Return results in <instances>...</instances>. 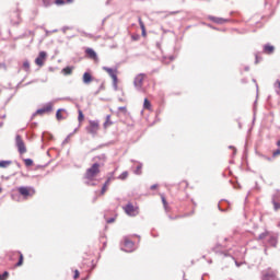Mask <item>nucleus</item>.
<instances>
[{
    "label": "nucleus",
    "instance_id": "41",
    "mask_svg": "<svg viewBox=\"0 0 280 280\" xmlns=\"http://www.w3.org/2000/svg\"><path fill=\"white\" fill-rule=\"evenodd\" d=\"M218 209H219V211H221L222 213L229 211V209H222V207H220V203L218 205Z\"/></svg>",
    "mask_w": 280,
    "mask_h": 280
},
{
    "label": "nucleus",
    "instance_id": "43",
    "mask_svg": "<svg viewBox=\"0 0 280 280\" xmlns=\"http://www.w3.org/2000/svg\"><path fill=\"white\" fill-rule=\"evenodd\" d=\"M113 222H115V218L107 219V224H113Z\"/></svg>",
    "mask_w": 280,
    "mask_h": 280
},
{
    "label": "nucleus",
    "instance_id": "34",
    "mask_svg": "<svg viewBox=\"0 0 280 280\" xmlns=\"http://www.w3.org/2000/svg\"><path fill=\"white\" fill-rule=\"evenodd\" d=\"M95 159H97L98 161H103V163H105L106 161V154L102 153L98 156H96Z\"/></svg>",
    "mask_w": 280,
    "mask_h": 280
},
{
    "label": "nucleus",
    "instance_id": "35",
    "mask_svg": "<svg viewBox=\"0 0 280 280\" xmlns=\"http://www.w3.org/2000/svg\"><path fill=\"white\" fill-rule=\"evenodd\" d=\"M106 184L103 185L102 189H101V196H104L106 194Z\"/></svg>",
    "mask_w": 280,
    "mask_h": 280
},
{
    "label": "nucleus",
    "instance_id": "36",
    "mask_svg": "<svg viewBox=\"0 0 280 280\" xmlns=\"http://www.w3.org/2000/svg\"><path fill=\"white\" fill-rule=\"evenodd\" d=\"M259 55L255 54V65H259Z\"/></svg>",
    "mask_w": 280,
    "mask_h": 280
},
{
    "label": "nucleus",
    "instance_id": "23",
    "mask_svg": "<svg viewBox=\"0 0 280 280\" xmlns=\"http://www.w3.org/2000/svg\"><path fill=\"white\" fill-rule=\"evenodd\" d=\"M143 167V164L139 163L135 170V174L138 176L141 175V168Z\"/></svg>",
    "mask_w": 280,
    "mask_h": 280
},
{
    "label": "nucleus",
    "instance_id": "29",
    "mask_svg": "<svg viewBox=\"0 0 280 280\" xmlns=\"http://www.w3.org/2000/svg\"><path fill=\"white\" fill-rule=\"evenodd\" d=\"M78 120H79L80 124H82V121H84V114L82 113L81 109H79Z\"/></svg>",
    "mask_w": 280,
    "mask_h": 280
},
{
    "label": "nucleus",
    "instance_id": "45",
    "mask_svg": "<svg viewBox=\"0 0 280 280\" xmlns=\"http://www.w3.org/2000/svg\"><path fill=\"white\" fill-rule=\"evenodd\" d=\"M265 237H266V233H261L259 234L258 240H264Z\"/></svg>",
    "mask_w": 280,
    "mask_h": 280
},
{
    "label": "nucleus",
    "instance_id": "53",
    "mask_svg": "<svg viewBox=\"0 0 280 280\" xmlns=\"http://www.w3.org/2000/svg\"><path fill=\"white\" fill-rule=\"evenodd\" d=\"M238 128H242V122H238Z\"/></svg>",
    "mask_w": 280,
    "mask_h": 280
},
{
    "label": "nucleus",
    "instance_id": "17",
    "mask_svg": "<svg viewBox=\"0 0 280 280\" xmlns=\"http://www.w3.org/2000/svg\"><path fill=\"white\" fill-rule=\"evenodd\" d=\"M61 73H63V75H71L73 73V67H66L61 70Z\"/></svg>",
    "mask_w": 280,
    "mask_h": 280
},
{
    "label": "nucleus",
    "instance_id": "11",
    "mask_svg": "<svg viewBox=\"0 0 280 280\" xmlns=\"http://www.w3.org/2000/svg\"><path fill=\"white\" fill-rule=\"evenodd\" d=\"M124 210L125 212L127 213V215H135V211H136V208L132 203H127L125 207H124Z\"/></svg>",
    "mask_w": 280,
    "mask_h": 280
},
{
    "label": "nucleus",
    "instance_id": "47",
    "mask_svg": "<svg viewBox=\"0 0 280 280\" xmlns=\"http://www.w3.org/2000/svg\"><path fill=\"white\" fill-rule=\"evenodd\" d=\"M104 185H106V187H108V185H110V178H107V180L104 183Z\"/></svg>",
    "mask_w": 280,
    "mask_h": 280
},
{
    "label": "nucleus",
    "instance_id": "13",
    "mask_svg": "<svg viewBox=\"0 0 280 280\" xmlns=\"http://www.w3.org/2000/svg\"><path fill=\"white\" fill-rule=\"evenodd\" d=\"M91 82H93V75L89 72L83 73V84H91Z\"/></svg>",
    "mask_w": 280,
    "mask_h": 280
},
{
    "label": "nucleus",
    "instance_id": "2",
    "mask_svg": "<svg viewBox=\"0 0 280 280\" xmlns=\"http://www.w3.org/2000/svg\"><path fill=\"white\" fill-rule=\"evenodd\" d=\"M85 130L86 132H89V135L95 137L100 131V120H90L89 126L85 128Z\"/></svg>",
    "mask_w": 280,
    "mask_h": 280
},
{
    "label": "nucleus",
    "instance_id": "39",
    "mask_svg": "<svg viewBox=\"0 0 280 280\" xmlns=\"http://www.w3.org/2000/svg\"><path fill=\"white\" fill-rule=\"evenodd\" d=\"M162 202L164 205V209H167V200H165V197H162Z\"/></svg>",
    "mask_w": 280,
    "mask_h": 280
},
{
    "label": "nucleus",
    "instance_id": "56",
    "mask_svg": "<svg viewBox=\"0 0 280 280\" xmlns=\"http://www.w3.org/2000/svg\"><path fill=\"white\" fill-rule=\"evenodd\" d=\"M170 60H174V57L171 56V57H170Z\"/></svg>",
    "mask_w": 280,
    "mask_h": 280
},
{
    "label": "nucleus",
    "instance_id": "32",
    "mask_svg": "<svg viewBox=\"0 0 280 280\" xmlns=\"http://www.w3.org/2000/svg\"><path fill=\"white\" fill-rule=\"evenodd\" d=\"M119 178L120 180H126L128 178V172H122L120 175H119Z\"/></svg>",
    "mask_w": 280,
    "mask_h": 280
},
{
    "label": "nucleus",
    "instance_id": "58",
    "mask_svg": "<svg viewBox=\"0 0 280 280\" xmlns=\"http://www.w3.org/2000/svg\"><path fill=\"white\" fill-rule=\"evenodd\" d=\"M1 191H3V188L0 187V194H1Z\"/></svg>",
    "mask_w": 280,
    "mask_h": 280
},
{
    "label": "nucleus",
    "instance_id": "6",
    "mask_svg": "<svg viewBox=\"0 0 280 280\" xmlns=\"http://www.w3.org/2000/svg\"><path fill=\"white\" fill-rule=\"evenodd\" d=\"M121 250L125 253H133L135 250V242L130 241L128 236L124 237V246L121 247Z\"/></svg>",
    "mask_w": 280,
    "mask_h": 280
},
{
    "label": "nucleus",
    "instance_id": "38",
    "mask_svg": "<svg viewBox=\"0 0 280 280\" xmlns=\"http://www.w3.org/2000/svg\"><path fill=\"white\" fill-rule=\"evenodd\" d=\"M118 110H120L121 113H127V108L126 106H121V107H118Z\"/></svg>",
    "mask_w": 280,
    "mask_h": 280
},
{
    "label": "nucleus",
    "instance_id": "1",
    "mask_svg": "<svg viewBox=\"0 0 280 280\" xmlns=\"http://www.w3.org/2000/svg\"><path fill=\"white\" fill-rule=\"evenodd\" d=\"M97 174H100V163L96 162L90 168H88L84 174L85 185L92 187L95 186L93 178H95Z\"/></svg>",
    "mask_w": 280,
    "mask_h": 280
},
{
    "label": "nucleus",
    "instance_id": "4",
    "mask_svg": "<svg viewBox=\"0 0 280 280\" xmlns=\"http://www.w3.org/2000/svg\"><path fill=\"white\" fill-rule=\"evenodd\" d=\"M145 73H139L133 80V86L137 91H143V80H145Z\"/></svg>",
    "mask_w": 280,
    "mask_h": 280
},
{
    "label": "nucleus",
    "instance_id": "20",
    "mask_svg": "<svg viewBox=\"0 0 280 280\" xmlns=\"http://www.w3.org/2000/svg\"><path fill=\"white\" fill-rule=\"evenodd\" d=\"M63 110H65V109H62V108H60V109L57 110V113H56V118H57L58 121H62V119H65V117H62V113H61V112H63Z\"/></svg>",
    "mask_w": 280,
    "mask_h": 280
},
{
    "label": "nucleus",
    "instance_id": "30",
    "mask_svg": "<svg viewBox=\"0 0 280 280\" xmlns=\"http://www.w3.org/2000/svg\"><path fill=\"white\" fill-rule=\"evenodd\" d=\"M24 163H25L26 167H31V165H34V161L32 159H25Z\"/></svg>",
    "mask_w": 280,
    "mask_h": 280
},
{
    "label": "nucleus",
    "instance_id": "5",
    "mask_svg": "<svg viewBox=\"0 0 280 280\" xmlns=\"http://www.w3.org/2000/svg\"><path fill=\"white\" fill-rule=\"evenodd\" d=\"M15 145L20 154H25V152H27V148H25V142L23 141V138L21 137V135L15 136Z\"/></svg>",
    "mask_w": 280,
    "mask_h": 280
},
{
    "label": "nucleus",
    "instance_id": "15",
    "mask_svg": "<svg viewBox=\"0 0 280 280\" xmlns=\"http://www.w3.org/2000/svg\"><path fill=\"white\" fill-rule=\"evenodd\" d=\"M210 21H213V23H218L219 25H222L223 23H226L229 20H224L222 18L210 16Z\"/></svg>",
    "mask_w": 280,
    "mask_h": 280
},
{
    "label": "nucleus",
    "instance_id": "14",
    "mask_svg": "<svg viewBox=\"0 0 280 280\" xmlns=\"http://www.w3.org/2000/svg\"><path fill=\"white\" fill-rule=\"evenodd\" d=\"M85 54L89 56V58H92L93 60L97 58V52H95L93 48H86Z\"/></svg>",
    "mask_w": 280,
    "mask_h": 280
},
{
    "label": "nucleus",
    "instance_id": "46",
    "mask_svg": "<svg viewBox=\"0 0 280 280\" xmlns=\"http://www.w3.org/2000/svg\"><path fill=\"white\" fill-rule=\"evenodd\" d=\"M67 30H70V27H69V26H65V27L62 28L63 34H67Z\"/></svg>",
    "mask_w": 280,
    "mask_h": 280
},
{
    "label": "nucleus",
    "instance_id": "19",
    "mask_svg": "<svg viewBox=\"0 0 280 280\" xmlns=\"http://www.w3.org/2000/svg\"><path fill=\"white\" fill-rule=\"evenodd\" d=\"M56 5H65V3H73V0H55Z\"/></svg>",
    "mask_w": 280,
    "mask_h": 280
},
{
    "label": "nucleus",
    "instance_id": "24",
    "mask_svg": "<svg viewBox=\"0 0 280 280\" xmlns=\"http://www.w3.org/2000/svg\"><path fill=\"white\" fill-rule=\"evenodd\" d=\"M106 126H113V121H110V115L106 116V121L104 122V128H106Z\"/></svg>",
    "mask_w": 280,
    "mask_h": 280
},
{
    "label": "nucleus",
    "instance_id": "40",
    "mask_svg": "<svg viewBox=\"0 0 280 280\" xmlns=\"http://www.w3.org/2000/svg\"><path fill=\"white\" fill-rule=\"evenodd\" d=\"M79 277H80V271L79 270H74L73 279H78Z\"/></svg>",
    "mask_w": 280,
    "mask_h": 280
},
{
    "label": "nucleus",
    "instance_id": "16",
    "mask_svg": "<svg viewBox=\"0 0 280 280\" xmlns=\"http://www.w3.org/2000/svg\"><path fill=\"white\" fill-rule=\"evenodd\" d=\"M264 52L265 54H268V55H270V54H275V46H272V45H265L264 46Z\"/></svg>",
    "mask_w": 280,
    "mask_h": 280
},
{
    "label": "nucleus",
    "instance_id": "9",
    "mask_svg": "<svg viewBox=\"0 0 280 280\" xmlns=\"http://www.w3.org/2000/svg\"><path fill=\"white\" fill-rule=\"evenodd\" d=\"M51 110H54V105L48 103L44 107L37 109L35 114H33V117H36V115H45V113H51Z\"/></svg>",
    "mask_w": 280,
    "mask_h": 280
},
{
    "label": "nucleus",
    "instance_id": "51",
    "mask_svg": "<svg viewBox=\"0 0 280 280\" xmlns=\"http://www.w3.org/2000/svg\"><path fill=\"white\" fill-rule=\"evenodd\" d=\"M0 128H3V121L0 122Z\"/></svg>",
    "mask_w": 280,
    "mask_h": 280
},
{
    "label": "nucleus",
    "instance_id": "22",
    "mask_svg": "<svg viewBox=\"0 0 280 280\" xmlns=\"http://www.w3.org/2000/svg\"><path fill=\"white\" fill-rule=\"evenodd\" d=\"M151 106L152 104L149 102V100L144 98L143 108H145L147 110H150Z\"/></svg>",
    "mask_w": 280,
    "mask_h": 280
},
{
    "label": "nucleus",
    "instance_id": "18",
    "mask_svg": "<svg viewBox=\"0 0 280 280\" xmlns=\"http://www.w3.org/2000/svg\"><path fill=\"white\" fill-rule=\"evenodd\" d=\"M10 165H12L11 160H1L0 161V167H2L3 170H5V167H10Z\"/></svg>",
    "mask_w": 280,
    "mask_h": 280
},
{
    "label": "nucleus",
    "instance_id": "8",
    "mask_svg": "<svg viewBox=\"0 0 280 280\" xmlns=\"http://www.w3.org/2000/svg\"><path fill=\"white\" fill-rule=\"evenodd\" d=\"M271 203L273 205V211L280 209V190H276L271 196Z\"/></svg>",
    "mask_w": 280,
    "mask_h": 280
},
{
    "label": "nucleus",
    "instance_id": "27",
    "mask_svg": "<svg viewBox=\"0 0 280 280\" xmlns=\"http://www.w3.org/2000/svg\"><path fill=\"white\" fill-rule=\"evenodd\" d=\"M8 277H10V272H8V271L0 273V280H8Z\"/></svg>",
    "mask_w": 280,
    "mask_h": 280
},
{
    "label": "nucleus",
    "instance_id": "52",
    "mask_svg": "<svg viewBox=\"0 0 280 280\" xmlns=\"http://www.w3.org/2000/svg\"><path fill=\"white\" fill-rule=\"evenodd\" d=\"M1 119H5V115H2V116H1Z\"/></svg>",
    "mask_w": 280,
    "mask_h": 280
},
{
    "label": "nucleus",
    "instance_id": "10",
    "mask_svg": "<svg viewBox=\"0 0 280 280\" xmlns=\"http://www.w3.org/2000/svg\"><path fill=\"white\" fill-rule=\"evenodd\" d=\"M45 60H47V52L39 51L37 58L35 59V65H37V67H43V65H45Z\"/></svg>",
    "mask_w": 280,
    "mask_h": 280
},
{
    "label": "nucleus",
    "instance_id": "49",
    "mask_svg": "<svg viewBox=\"0 0 280 280\" xmlns=\"http://www.w3.org/2000/svg\"><path fill=\"white\" fill-rule=\"evenodd\" d=\"M277 145H278V148H280V140L277 141Z\"/></svg>",
    "mask_w": 280,
    "mask_h": 280
},
{
    "label": "nucleus",
    "instance_id": "12",
    "mask_svg": "<svg viewBox=\"0 0 280 280\" xmlns=\"http://www.w3.org/2000/svg\"><path fill=\"white\" fill-rule=\"evenodd\" d=\"M19 194H21V196H24V198H27V196H31L30 188L25 186H21L19 188Z\"/></svg>",
    "mask_w": 280,
    "mask_h": 280
},
{
    "label": "nucleus",
    "instance_id": "48",
    "mask_svg": "<svg viewBox=\"0 0 280 280\" xmlns=\"http://www.w3.org/2000/svg\"><path fill=\"white\" fill-rule=\"evenodd\" d=\"M156 187H159L156 184H154V185H152L151 187H150V189H152V190H154V189H156Z\"/></svg>",
    "mask_w": 280,
    "mask_h": 280
},
{
    "label": "nucleus",
    "instance_id": "33",
    "mask_svg": "<svg viewBox=\"0 0 280 280\" xmlns=\"http://www.w3.org/2000/svg\"><path fill=\"white\" fill-rule=\"evenodd\" d=\"M139 23H140V27L142 30V35L145 36V25L143 24V22L141 21V19H139Z\"/></svg>",
    "mask_w": 280,
    "mask_h": 280
},
{
    "label": "nucleus",
    "instance_id": "31",
    "mask_svg": "<svg viewBox=\"0 0 280 280\" xmlns=\"http://www.w3.org/2000/svg\"><path fill=\"white\" fill-rule=\"evenodd\" d=\"M19 255H20V258H19V261L16 262V266L21 267V266H23V254L21 252H19Z\"/></svg>",
    "mask_w": 280,
    "mask_h": 280
},
{
    "label": "nucleus",
    "instance_id": "25",
    "mask_svg": "<svg viewBox=\"0 0 280 280\" xmlns=\"http://www.w3.org/2000/svg\"><path fill=\"white\" fill-rule=\"evenodd\" d=\"M269 244H270V246L276 247L277 246V238L275 236H270Z\"/></svg>",
    "mask_w": 280,
    "mask_h": 280
},
{
    "label": "nucleus",
    "instance_id": "44",
    "mask_svg": "<svg viewBox=\"0 0 280 280\" xmlns=\"http://www.w3.org/2000/svg\"><path fill=\"white\" fill-rule=\"evenodd\" d=\"M170 220H178V218H180L179 215H175V217H172V215H168Z\"/></svg>",
    "mask_w": 280,
    "mask_h": 280
},
{
    "label": "nucleus",
    "instance_id": "54",
    "mask_svg": "<svg viewBox=\"0 0 280 280\" xmlns=\"http://www.w3.org/2000/svg\"><path fill=\"white\" fill-rule=\"evenodd\" d=\"M236 266L240 267V262L235 261Z\"/></svg>",
    "mask_w": 280,
    "mask_h": 280
},
{
    "label": "nucleus",
    "instance_id": "57",
    "mask_svg": "<svg viewBox=\"0 0 280 280\" xmlns=\"http://www.w3.org/2000/svg\"><path fill=\"white\" fill-rule=\"evenodd\" d=\"M208 264H213V261H212V260H209Z\"/></svg>",
    "mask_w": 280,
    "mask_h": 280
},
{
    "label": "nucleus",
    "instance_id": "42",
    "mask_svg": "<svg viewBox=\"0 0 280 280\" xmlns=\"http://www.w3.org/2000/svg\"><path fill=\"white\" fill-rule=\"evenodd\" d=\"M279 154H280V149L273 151L272 156H279Z\"/></svg>",
    "mask_w": 280,
    "mask_h": 280
},
{
    "label": "nucleus",
    "instance_id": "3",
    "mask_svg": "<svg viewBox=\"0 0 280 280\" xmlns=\"http://www.w3.org/2000/svg\"><path fill=\"white\" fill-rule=\"evenodd\" d=\"M103 71H106V73H108V75L112 78L113 86H114L115 91H117V82H118L117 69H113L109 67H103Z\"/></svg>",
    "mask_w": 280,
    "mask_h": 280
},
{
    "label": "nucleus",
    "instance_id": "37",
    "mask_svg": "<svg viewBox=\"0 0 280 280\" xmlns=\"http://www.w3.org/2000/svg\"><path fill=\"white\" fill-rule=\"evenodd\" d=\"M229 148L230 150H233V155L235 156V154H237V149H235L233 145H230Z\"/></svg>",
    "mask_w": 280,
    "mask_h": 280
},
{
    "label": "nucleus",
    "instance_id": "7",
    "mask_svg": "<svg viewBox=\"0 0 280 280\" xmlns=\"http://www.w3.org/2000/svg\"><path fill=\"white\" fill-rule=\"evenodd\" d=\"M277 275H278L277 270H275L272 268H268L265 271H262L264 280H279Z\"/></svg>",
    "mask_w": 280,
    "mask_h": 280
},
{
    "label": "nucleus",
    "instance_id": "21",
    "mask_svg": "<svg viewBox=\"0 0 280 280\" xmlns=\"http://www.w3.org/2000/svg\"><path fill=\"white\" fill-rule=\"evenodd\" d=\"M39 1L42 2L43 8H49L52 4L51 0H39Z\"/></svg>",
    "mask_w": 280,
    "mask_h": 280
},
{
    "label": "nucleus",
    "instance_id": "26",
    "mask_svg": "<svg viewBox=\"0 0 280 280\" xmlns=\"http://www.w3.org/2000/svg\"><path fill=\"white\" fill-rule=\"evenodd\" d=\"M77 131H78V129H74V131H73L72 133L68 135L67 138L63 140L62 143H63V144L68 143V142L70 141L71 137H73V133L77 132Z\"/></svg>",
    "mask_w": 280,
    "mask_h": 280
},
{
    "label": "nucleus",
    "instance_id": "28",
    "mask_svg": "<svg viewBox=\"0 0 280 280\" xmlns=\"http://www.w3.org/2000/svg\"><path fill=\"white\" fill-rule=\"evenodd\" d=\"M23 69H24V71H30V61L28 60H25L24 62H23Z\"/></svg>",
    "mask_w": 280,
    "mask_h": 280
},
{
    "label": "nucleus",
    "instance_id": "50",
    "mask_svg": "<svg viewBox=\"0 0 280 280\" xmlns=\"http://www.w3.org/2000/svg\"><path fill=\"white\" fill-rule=\"evenodd\" d=\"M249 69H250L249 67H245V71H249Z\"/></svg>",
    "mask_w": 280,
    "mask_h": 280
},
{
    "label": "nucleus",
    "instance_id": "55",
    "mask_svg": "<svg viewBox=\"0 0 280 280\" xmlns=\"http://www.w3.org/2000/svg\"><path fill=\"white\" fill-rule=\"evenodd\" d=\"M177 12L176 11H173L171 14H176Z\"/></svg>",
    "mask_w": 280,
    "mask_h": 280
}]
</instances>
